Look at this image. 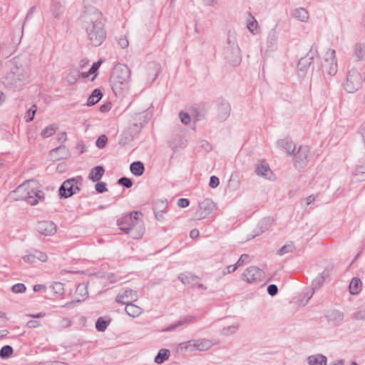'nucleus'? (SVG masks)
<instances>
[{"label":"nucleus","mask_w":365,"mask_h":365,"mask_svg":"<svg viewBox=\"0 0 365 365\" xmlns=\"http://www.w3.org/2000/svg\"><path fill=\"white\" fill-rule=\"evenodd\" d=\"M17 199L26 201L31 205H36L45 200L41 185L36 180H28L18 187L15 191Z\"/></svg>","instance_id":"1"},{"label":"nucleus","mask_w":365,"mask_h":365,"mask_svg":"<svg viewBox=\"0 0 365 365\" xmlns=\"http://www.w3.org/2000/svg\"><path fill=\"white\" fill-rule=\"evenodd\" d=\"M143 214L140 212H133L119 219L118 225L120 229L126 233L131 232L133 238H139L143 235Z\"/></svg>","instance_id":"2"},{"label":"nucleus","mask_w":365,"mask_h":365,"mask_svg":"<svg viewBox=\"0 0 365 365\" xmlns=\"http://www.w3.org/2000/svg\"><path fill=\"white\" fill-rule=\"evenodd\" d=\"M222 54L230 65L236 66L240 63L242 57L235 32H228L227 42Z\"/></svg>","instance_id":"3"},{"label":"nucleus","mask_w":365,"mask_h":365,"mask_svg":"<svg viewBox=\"0 0 365 365\" xmlns=\"http://www.w3.org/2000/svg\"><path fill=\"white\" fill-rule=\"evenodd\" d=\"M204 115L199 111L198 108L191 106L187 109V112H184V125L187 128H184V138L187 135L185 132L187 133V135H191L195 132L196 122L202 120Z\"/></svg>","instance_id":"4"},{"label":"nucleus","mask_w":365,"mask_h":365,"mask_svg":"<svg viewBox=\"0 0 365 365\" xmlns=\"http://www.w3.org/2000/svg\"><path fill=\"white\" fill-rule=\"evenodd\" d=\"M364 81H365V77L364 78L356 68H352L348 71L344 88L348 93H353L362 86Z\"/></svg>","instance_id":"5"},{"label":"nucleus","mask_w":365,"mask_h":365,"mask_svg":"<svg viewBox=\"0 0 365 365\" xmlns=\"http://www.w3.org/2000/svg\"><path fill=\"white\" fill-rule=\"evenodd\" d=\"M323 74L325 78L334 76L338 71L336 51L334 49H328L324 55V63L322 65Z\"/></svg>","instance_id":"6"},{"label":"nucleus","mask_w":365,"mask_h":365,"mask_svg":"<svg viewBox=\"0 0 365 365\" xmlns=\"http://www.w3.org/2000/svg\"><path fill=\"white\" fill-rule=\"evenodd\" d=\"M87 32L94 46H99L105 39V33L101 22L89 24L87 27Z\"/></svg>","instance_id":"7"},{"label":"nucleus","mask_w":365,"mask_h":365,"mask_svg":"<svg viewBox=\"0 0 365 365\" xmlns=\"http://www.w3.org/2000/svg\"><path fill=\"white\" fill-rule=\"evenodd\" d=\"M294 155V166L300 170L307 163L309 158V148L307 145L299 146L297 152L292 153Z\"/></svg>","instance_id":"8"},{"label":"nucleus","mask_w":365,"mask_h":365,"mask_svg":"<svg viewBox=\"0 0 365 365\" xmlns=\"http://www.w3.org/2000/svg\"><path fill=\"white\" fill-rule=\"evenodd\" d=\"M129 72L125 67H116L113 71L111 76L112 83L116 88H120L128 81Z\"/></svg>","instance_id":"9"},{"label":"nucleus","mask_w":365,"mask_h":365,"mask_svg":"<svg viewBox=\"0 0 365 365\" xmlns=\"http://www.w3.org/2000/svg\"><path fill=\"white\" fill-rule=\"evenodd\" d=\"M79 190L78 181L71 178L63 182L60 187L59 193L62 197H69Z\"/></svg>","instance_id":"10"},{"label":"nucleus","mask_w":365,"mask_h":365,"mask_svg":"<svg viewBox=\"0 0 365 365\" xmlns=\"http://www.w3.org/2000/svg\"><path fill=\"white\" fill-rule=\"evenodd\" d=\"M263 276L264 272L255 266L247 268L242 275V279L250 284L261 281Z\"/></svg>","instance_id":"11"},{"label":"nucleus","mask_w":365,"mask_h":365,"mask_svg":"<svg viewBox=\"0 0 365 365\" xmlns=\"http://www.w3.org/2000/svg\"><path fill=\"white\" fill-rule=\"evenodd\" d=\"M215 210V203L209 198L205 199L199 203V216L197 219L202 220L207 217Z\"/></svg>","instance_id":"12"},{"label":"nucleus","mask_w":365,"mask_h":365,"mask_svg":"<svg viewBox=\"0 0 365 365\" xmlns=\"http://www.w3.org/2000/svg\"><path fill=\"white\" fill-rule=\"evenodd\" d=\"M329 275V271L326 269L323 270L319 274L313 279L312 283V291L310 294L307 293V299L308 301L312 297L314 292L319 289L323 284L327 277Z\"/></svg>","instance_id":"13"},{"label":"nucleus","mask_w":365,"mask_h":365,"mask_svg":"<svg viewBox=\"0 0 365 365\" xmlns=\"http://www.w3.org/2000/svg\"><path fill=\"white\" fill-rule=\"evenodd\" d=\"M230 111L231 106L230 103L225 100H221L217 108V118L220 121L225 120L230 116Z\"/></svg>","instance_id":"14"},{"label":"nucleus","mask_w":365,"mask_h":365,"mask_svg":"<svg viewBox=\"0 0 365 365\" xmlns=\"http://www.w3.org/2000/svg\"><path fill=\"white\" fill-rule=\"evenodd\" d=\"M76 300L67 302L63 307H70L74 305L76 302H80L83 301L87 298L88 295L87 287L85 284H79L76 290Z\"/></svg>","instance_id":"15"},{"label":"nucleus","mask_w":365,"mask_h":365,"mask_svg":"<svg viewBox=\"0 0 365 365\" xmlns=\"http://www.w3.org/2000/svg\"><path fill=\"white\" fill-rule=\"evenodd\" d=\"M312 59L313 56L308 53L307 55H306L304 57H302L299 60L297 64V71L299 76L302 77L307 73L312 62Z\"/></svg>","instance_id":"16"},{"label":"nucleus","mask_w":365,"mask_h":365,"mask_svg":"<svg viewBox=\"0 0 365 365\" xmlns=\"http://www.w3.org/2000/svg\"><path fill=\"white\" fill-rule=\"evenodd\" d=\"M38 231L45 236L53 235L56 232V227L53 222L43 221L38 223Z\"/></svg>","instance_id":"17"},{"label":"nucleus","mask_w":365,"mask_h":365,"mask_svg":"<svg viewBox=\"0 0 365 365\" xmlns=\"http://www.w3.org/2000/svg\"><path fill=\"white\" fill-rule=\"evenodd\" d=\"M138 299V294L133 290H125L122 294H120L117 297V302L128 305L131 304L133 302L136 301Z\"/></svg>","instance_id":"18"},{"label":"nucleus","mask_w":365,"mask_h":365,"mask_svg":"<svg viewBox=\"0 0 365 365\" xmlns=\"http://www.w3.org/2000/svg\"><path fill=\"white\" fill-rule=\"evenodd\" d=\"M47 255L41 252H36L34 254H29L23 257V259L27 263H35L37 261L46 262Z\"/></svg>","instance_id":"19"},{"label":"nucleus","mask_w":365,"mask_h":365,"mask_svg":"<svg viewBox=\"0 0 365 365\" xmlns=\"http://www.w3.org/2000/svg\"><path fill=\"white\" fill-rule=\"evenodd\" d=\"M277 145L281 149L285 150L288 154L294 153L295 146L289 138L281 139L277 141Z\"/></svg>","instance_id":"20"},{"label":"nucleus","mask_w":365,"mask_h":365,"mask_svg":"<svg viewBox=\"0 0 365 365\" xmlns=\"http://www.w3.org/2000/svg\"><path fill=\"white\" fill-rule=\"evenodd\" d=\"M309 365H326L327 357L322 354L309 356L307 358Z\"/></svg>","instance_id":"21"},{"label":"nucleus","mask_w":365,"mask_h":365,"mask_svg":"<svg viewBox=\"0 0 365 365\" xmlns=\"http://www.w3.org/2000/svg\"><path fill=\"white\" fill-rule=\"evenodd\" d=\"M361 287L362 283L361 279L358 277H354L349 283V292L351 294H357L361 292Z\"/></svg>","instance_id":"22"},{"label":"nucleus","mask_w":365,"mask_h":365,"mask_svg":"<svg viewBox=\"0 0 365 365\" xmlns=\"http://www.w3.org/2000/svg\"><path fill=\"white\" fill-rule=\"evenodd\" d=\"M105 170L102 166H96L93 168L89 174V178L93 181H98L104 175Z\"/></svg>","instance_id":"23"},{"label":"nucleus","mask_w":365,"mask_h":365,"mask_svg":"<svg viewBox=\"0 0 365 365\" xmlns=\"http://www.w3.org/2000/svg\"><path fill=\"white\" fill-rule=\"evenodd\" d=\"M125 312L129 316L132 317H137L141 314V313L143 312V309L139 306H137L131 303L126 305Z\"/></svg>","instance_id":"24"},{"label":"nucleus","mask_w":365,"mask_h":365,"mask_svg":"<svg viewBox=\"0 0 365 365\" xmlns=\"http://www.w3.org/2000/svg\"><path fill=\"white\" fill-rule=\"evenodd\" d=\"M293 16L295 19L302 22H307L309 19V13L304 8H298L294 10Z\"/></svg>","instance_id":"25"},{"label":"nucleus","mask_w":365,"mask_h":365,"mask_svg":"<svg viewBox=\"0 0 365 365\" xmlns=\"http://www.w3.org/2000/svg\"><path fill=\"white\" fill-rule=\"evenodd\" d=\"M58 128V127L56 124L49 125L42 130L41 135L43 138H49L56 133Z\"/></svg>","instance_id":"26"},{"label":"nucleus","mask_w":365,"mask_h":365,"mask_svg":"<svg viewBox=\"0 0 365 365\" xmlns=\"http://www.w3.org/2000/svg\"><path fill=\"white\" fill-rule=\"evenodd\" d=\"M197 343V351H203L210 349L213 344L208 339H196Z\"/></svg>","instance_id":"27"},{"label":"nucleus","mask_w":365,"mask_h":365,"mask_svg":"<svg viewBox=\"0 0 365 365\" xmlns=\"http://www.w3.org/2000/svg\"><path fill=\"white\" fill-rule=\"evenodd\" d=\"M130 170L133 175L140 176L143 175L145 168L143 164L141 162L137 161L133 163L130 165Z\"/></svg>","instance_id":"28"},{"label":"nucleus","mask_w":365,"mask_h":365,"mask_svg":"<svg viewBox=\"0 0 365 365\" xmlns=\"http://www.w3.org/2000/svg\"><path fill=\"white\" fill-rule=\"evenodd\" d=\"M354 54L359 61L365 59V45L364 43H356L354 46Z\"/></svg>","instance_id":"29"},{"label":"nucleus","mask_w":365,"mask_h":365,"mask_svg":"<svg viewBox=\"0 0 365 365\" xmlns=\"http://www.w3.org/2000/svg\"><path fill=\"white\" fill-rule=\"evenodd\" d=\"M102 98V93L101 92L98 90L95 89L91 95L88 97L87 101V105L88 106H93L97 103Z\"/></svg>","instance_id":"30"},{"label":"nucleus","mask_w":365,"mask_h":365,"mask_svg":"<svg viewBox=\"0 0 365 365\" xmlns=\"http://www.w3.org/2000/svg\"><path fill=\"white\" fill-rule=\"evenodd\" d=\"M296 250V247L292 242L286 243L284 246L278 250L277 254L279 255H284L287 253L292 252Z\"/></svg>","instance_id":"31"},{"label":"nucleus","mask_w":365,"mask_h":365,"mask_svg":"<svg viewBox=\"0 0 365 365\" xmlns=\"http://www.w3.org/2000/svg\"><path fill=\"white\" fill-rule=\"evenodd\" d=\"M101 64V61H97V62H95L91 68H90V70L88 71V72H85V73H83L81 74V76L83 78H87L91 74H93L94 73V76L92 78V80H94V78L96 77L97 76V71L98 69L99 68Z\"/></svg>","instance_id":"32"},{"label":"nucleus","mask_w":365,"mask_h":365,"mask_svg":"<svg viewBox=\"0 0 365 365\" xmlns=\"http://www.w3.org/2000/svg\"><path fill=\"white\" fill-rule=\"evenodd\" d=\"M354 176L358 181L365 180V165H359L355 168Z\"/></svg>","instance_id":"33"},{"label":"nucleus","mask_w":365,"mask_h":365,"mask_svg":"<svg viewBox=\"0 0 365 365\" xmlns=\"http://www.w3.org/2000/svg\"><path fill=\"white\" fill-rule=\"evenodd\" d=\"M169 357V351L165 349H160L158 354L155 358V361L157 364H162L167 360Z\"/></svg>","instance_id":"34"},{"label":"nucleus","mask_w":365,"mask_h":365,"mask_svg":"<svg viewBox=\"0 0 365 365\" xmlns=\"http://www.w3.org/2000/svg\"><path fill=\"white\" fill-rule=\"evenodd\" d=\"M239 329L238 324H233L225 327L220 330V334L224 336H229L235 334Z\"/></svg>","instance_id":"35"},{"label":"nucleus","mask_w":365,"mask_h":365,"mask_svg":"<svg viewBox=\"0 0 365 365\" xmlns=\"http://www.w3.org/2000/svg\"><path fill=\"white\" fill-rule=\"evenodd\" d=\"M250 17V20L249 21L247 24V29L248 30L253 34H256L257 31V27H258V22L255 19L253 16H252L250 14H249Z\"/></svg>","instance_id":"36"},{"label":"nucleus","mask_w":365,"mask_h":365,"mask_svg":"<svg viewBox=\"0 0 365 365\" xmlns=\"http://www.w3.org/2000/svg\"><path fill=\"white\" fill-rule=\"evenodd\" d=\"M270 168L267 164H262L258 165L256 168V173L258 175L267 177L268 173H270Z\"/></svg>","instance_id":"37"},{"label":"nucleus","mask_w":365,"mask_h":365,"mask_svg":"<svg viewBox=\"0 0 365 365\" xmlns=\"http://www.w3.org/2000/svg\"><path fill=\"white\" fill-rule=\"evenodd\" d=\"M272 222V220L270 217H265L262 219L259 223V227L260 228V232H264L267 230L271 226Z\"/></svg>","instance_id":"38"},{"label":"nucleus","mask_w":365,"mask_h":365,"mask_svg":"<svg viewBox=\"0 0 365 365\" xmlns=\"http://www.w3.org/2000/svg\"><path fill=\"white\" fill-rule=\"evenodd\" d=\"M197 279V276L192 274L191 273H187L184 276V284L187 283L192 286L196 285Z\"/></svg>","instance_id":"39"},{"label":"nucleus","mask_w":365,"mask_h":365,"mask_svg":"<svg viewBox=\"0 0 365 365\" xmlns=\"http://www.w3.org/2000/svg\"><path fill=\"white\" fill-rule=\"evenodd\" d=\"M13 353V349L11 346L6 345L1 348L0 351V356L1 358H8L11 356Z\"/></svg>","instance_id":"40"},{"label":"nucleus","mask_w":365,"mask_h":365,"mask_svg":"<svg viewBox=\"0 0 365 365\" xmlns=\"http://www.w3.org/2000/svg\"><path fill=\"white\" fill-rule=\"evenodd\" d=\"M197 348L196 339L190 340L187 342H184V351H195Z\"/></svg>","instance_id":"41"},{"label":"nucleus","mask_w":365,"mask_h":365,"mask_svg":"<svg viewBox=\"0 0 365 365\" xmlns=\"http://www.w3.org/2000/svg\"><path fill=\"white\" fill-rule=\"evenodd\" d=\"M53 289L54 292L59 296H61L64 294V286L61 282H55L53 284Z\"/></svg>","instance_id":"42"},{"label":"nucleus","mask_w":365,"mask_h":365,"mask_svg":"<svg viewBox=\"0 0 365 365\" xmlns=\"http://www.w3.org/2000/svg\"><path fill=\"white\" fill-rule=\"evenodd\" d=\"M26 286L21 283L16 284L11 287L12 292L16 294L24 293L26 291Z\"/></svg>","instance_id":"43"},{"label":"nucleus","mask_w":365,"mask_h":365,"mask_svg":"<svg viewBox=\"0 0 365 365\" xmlns=\"http://www.w3.org/2000/svg\"><path fill=\"white\" fill-rule=\"evenodd\" d=\"M108 138L106 135H101L96 140V146L99 148H103L106 146Z\"/></svg>","instance_id":"44"},{"label":"nucleus","mask_w":365,"mask_h":365,"mask_svg":"<svg viewBox=\"0 0 365 365\" xmlns=\"http://www.w3.org/2000/svg\"><path fill=\"white\" fill-rule=\"evenodd\" d=\"M354 319L356 320H365V307L359 309L354 314Z\"/></svg>","instance_id":"45"},{"label":"nucleus","mask_w":365,"mask_h":365,"mask_svg":"<svg viewBox=\"0 0 365 365\" xmlns=\"http://www.w3.org/2000/svg\"><path fill=\"white\" fill-rule=\"evenodd\" d=\"M267 292L268 294L272 296V297H274L275 296L277 292H278V287L276 284H269L268 287H267Z\"/></svg>","instance_id":"46"},{"label":"nucleus","mask_w":365,"mask_h":365,"mask_svg":"<svg viewBox=\"0 0 365 365\" xmlns=\"http://www.w3.org/2000/svg\"><path fill=\"white\" fill-rule=\"evenodd\" d=\"M249 257H250V256L248 255H246V254L242 255L240 256V259L235 263L236 266L237 267L243 266L246 263V262H247V260L248 259Z\"/></svg>","instance_id":"47"},{"label":"nucleus","mask_w":365,"mask_h":365,"mask_svg":"<svg viewBox=\"0 0 365 365\" xmlns=\"http://www.w3.org/2000/svg\"><path fill=\"white\" fill-rule=\"evenodd\" d=\"M96 329L98 331H104L107 327V322L101 319H99L96 324Z\"/></svg>","instance_id":"48"},{"label":"nucleus","mask_w":365,"mask_h":365,"mask_svg":"<svg viewBox=\"0 0 365 365\" xmlns=\"http://www.w3.org/2000/svg\"><path fill=\"white\" fill-rule=\"evenodd\" d=\"M277 36L275 31H272L268 36V42L270 44V47H273L276 44Z\"/></svg>","instance_id":"49"},{"label":"nucleus","mask_w":365,"mask_h":365,"mask_svg":"<svg viewBox=\"0 0 365 365\" xmlns=\"http://www.w3.org/2000/svg\"><path fill=\"white\" fill-rule=\"evenodd\" d=\"M96 190L98 192L102 193L107 190L106 184L103 182H98L96 185Z\"/></svg>","instance_id":"50"},{"label":"nucleus","mask_w":365,"mask_h":365,"mask_svg":"<svg viewBox=\"0 0 365 365\" xmlns=\"http://www.w3.org/2000/svg\"><path fill=\"white\" fill-rule=\"evenodd\" d=\"M219 183H220V180H219V178L217 177L214 176V175L210 177L209 185L212 188L217 187L219 185Z\"/></svg>","instance_id":"51"},{"label":"nucleus","mask_w":365,"mask_h":365,"mask_svg":"<svg viewBox=\"0 0 365 365\" xmlns=\"http://www.w3.org/2000/svg\"><path fill=\"white\" fill-rule=\"evenodd\" d=\"M197 316L195 315H187L184 316V324H193L197 321Z\"/></svg>","instance_id":"52"},{"label":"nucleus","mask_w":365,"mask_h":365,"mask_svg":"<svg viewBox=\"0 0 365 365\" xmlns=\"http://www.w3.org/2000/svg\"><path fill=\"white\" fill-rule=\"evenodd\" d=\"M237 269V267L236 266L235 264L233 265H229L223 269L222 274H223V275L230 274L232 272H234Z\"/></svg>","instance_id":"53"},{"label":"nucleus","mask_w":365,"mask_h":365,"mask_svg":"<svg viewBox=\"0 0 365 365\" xmlns=\"http://www.w3.org/2000/svg\"><path fill=\"white\" fill-rule=\"evenodd\" d=\"M200 146L207 152H210L212 149V145L210 144V143L205 140L200 142Z\"/></svg>","instance_id":"54"},{"label":"nucleus","mask_w":365,"mask_h":365,"mask_svg":"<svg viewBox=\"0 0 365 365\" xmlns=\"http://www.w3.org/2000/svg\"><path fill=\"white\" fill-rule=\"evenodd\" d=\"M118 182L126 187H130L132 186V182L130 179L126 178H122L118 180Z\"/></svg>","instance_id":"55"},{"label":"nucleus","mask_w":365,"mask_h":365,"mask_svg":"<svg viewBox=\"0 0 365 365\" xmlns=\"http://www.w3.org/2000/svg\"><path fill=\"white\" fill-rule=\"evenodd\" d=\"M58 140L61 143L66 142L67 140V133L66 132L58 133Z\"/></svg>","instance_id":"56"},{"label":"nucleus","mask_w":365,"mask_h":365,"mask_svg":"<svg viewBox=\"0 0 365 365\" xmlns=\"http://www.w3.org/2000/svg\"><path fill=\"white\" fill-rule=\"evenodd\" d=\"M200 232L197 229H193L190 232V237L192 239H196L199 237Z\"/></svg>","instance_id":"57"},{"label":"nucleus","mask_w":365,"mask_h":365,"mask_svg":"<svg viewBox=\"0 0 365 365\" xmlns=\"http://www.w3.org/2000/svg\"><path fill=\"white\" fill-rule=\"evenodd\" d=\"M27 326L29 328H36V327H38L40 326V323L37 321L31 320V321L28 322Z\"/></svg>","instance_id":"58"},{"label":"nucleus","mask_w":365,"mask_h":365,"mask_svg":"<svg viewBox=\"0 0 365 365\" xmlns=\"http://www.w3.org/2000/svg\"><path fill=\"white\" fill-rule=\"evenodd\" d=\"M35 113H36V109H34V110L30 109L28 111V117H29L28 120L29 121H31L34 119Z\"/></svg>","instance_id":"59"},{"label":"nucleus","mask_w":365,"mask_h":365,"mask_svg":"<svg viewBox=\"0 0 365 365\" xmlns=\"http://www.w3.org/2000/svg\"><path fill=\"white\" fill-rule=\"evenodd\" d=\"M305 200H306V204L307 205H309L315 200V197L314 195H309V197H307L305 199Z\"/></svg>","instance_id":"60"},{"label":"nucleus","mask_w":365,"mask_h":365,"mask_svg":"<svg viewBox=\"0 0 365 365\" xmlns=\"http://www.w3.org/2000/svg\"><path fill=\"white\" fill-rule=\"evenodd\" d=\"M46 289L45 286H43L42 284H36L34 287V292H38V291H41V289Z\"/></svg>","instance_id":"61"},{"label":"nucleus","mask_w":365,"mask_h":365,"mask_svg":"<svg viewBox=\"0 0 365 365\" xmlns=\"http://www.w3.org/2000/svg\"><path fill=\"white\" fill-rule=\"evenodd\" d=\"M205 4L208 6H214L217 4V0H205Z\"/></svg>","instance_id":"62"},{"label":"nucleus","mask_w":365,"mask_h":365,"mask_svg":"<svg viewBox=\"0 0 365 365\" xmlns=\"http://www.w3.org/2000/svg\"><path fill=\"white\" fill-rule=\"evenodd\" d=\"M44 316H45V314L42 313V312H40L35 315H30V317H34V318H41V317H43Z\"/></svg>","instance_id":"63"},{"label":"nucleus","mask_w":365,"mask_h":365,"mask_svg":"<svg viewBox=\"0 0 365 365\" xmlns=\"http://www.w3.org/2000/svg\"><path fill=\"white\" fill-rule=\"evenodd\" d=\"M336 315L337 316L338 319L339 320H342L343 318H344V314L342 312H337L336 313Z\"/></svg>","instance_id":"64"}]
</instances>
